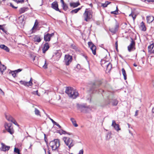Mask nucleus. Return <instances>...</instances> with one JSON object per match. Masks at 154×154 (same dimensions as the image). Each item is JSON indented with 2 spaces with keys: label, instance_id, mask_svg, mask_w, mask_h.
<instances>
[{
  "label": "nucleus",
  "instance_id": "obj_1",
  "mask_svg": "<svg viewBox=\"0 0 154 154\" xmlns=\"http://www.w3.org/2000/svg\"><path fill=\"white\" fill-rule=\"evenodd\" d=\"M65 92L70 97L73 99H75L79 95L78 92L71 87H66Z\"/></svg>",
  "mask_w": 154,
  "mask_h": 154
},
{
  "label": "nucleus",
  "instance_id": "obj_2",
  "mask_svg": "<svg viewBox=\"0 0 154 154\" xmlns=\"http://www.w3.org/2000/svg\"><path fill=\"white\" fill-rule=\"evenodd\" d=\"M49 145L51 147L53 151H58L60 146V141L58 139H55L51 141Z\"/></svg>",
  "mask_w": 154,
  "mask_h": 154
},
{
  "label": "nucleus",
  "instance_id": "obj_3",
  "mask_svg": "<svg viewBox=\"0 0 154 154\" xmlns=\"http://www.w3.org/2000/svg\"><path fill=\"white\" fill-rule=\"evenodd\" d=\"M65 144L67 146L69 149L71 148L75 144L74 141L72 139L67 137H64L63 138Z\"/></svg>",
  "mask_w": 154,
  "mask_h": 154
},
{
  "label": "nucleus",
  "instance_id": "obj_4",
  "mask_svg": "<svg viewBox=\"0 0 154 154\" xmlns=\"http://www.w3.org/2000/svg\"><path fill=\"white\" fill-rule=\"evenodd\" d=\"M83 16L85 20L88 21L92 17L91 12L90 11H88V9H86L85 13L83 14Z\"/></svg>",
  "mask_w": 154,
  "mask_h": 154
},
{
  "label": "nucleus",
  "instance_id": "obj_5",
  "mask_svg": "<svg viewBox=\"0 0 154 154\" xmlns=\"http://www.w3.org/2000/svg\"><path fill=\"white\" fill-rule=\"evenodd\" d=\"M72 56L69 54H66L65 56L63 62L66 65L68 66L72 62Z\"/></svg>",
  "mask_w": 154,
  "mask_h": 154
},
{
  "label": "nucleus",
  "instance_id": "obj_6",
  "mask_svg": "<svg viewBox=\"0 0 154 154\" xmlns=\"http://www.w3.org/2000/svg\"><path fill=\"white\" fill-rule=\"evenodd\" d=\"M11 126L12 124L11 123H5V127L6 130L11 134H12L14 132V131Z\"/></svg>",
  "mask_w": 154,
  "mask_h": 154
},
{
  "label": "nucleus",
  "instance_id": "obj_7",
  "mask_svg": "<svg viewBox=\"0 0 154 154\" xmlns=\"http://www.w3.org/2000/svg\"><path fill=\"white\" fill-rule=\"evenodd\" d=\"M131 41L130 44L128 47V50L129 52L135 49V42L133 39L131 38Z\"/></svg>",
  "mask_w": 154,
  "mask_h": 154
},
{
  "label": "nucleus",
  "instance_id": "obj_8",
  "mask_svg": "<svg viewBox=\"0 0 154 154\" xmlns=\"http://www.w3.org/2000/svg\"><path fill=\"white\" fill-rule=\"evenodd\" d=\"M88 45L89 47L90 48L91 50L92 51V52L94 55L96 54V47L94 44L91 42H89Z\"/></svg>",
  "mask_w": 154,
  "mask_h": 154
},
{
  "label": "nucleus",
  "instance_id": "obj_9",
  "mask_svg": "<svg viewBox=\"0 0 154 154\" xmlns=\"http://www.w3.org/2000/svg\"><path fill=\"white\" fill-rule=\"evenodd\" d=\"M101 65L103 67L106 66V68L108 69H110L112 67V64L110 63L106 62L104 60H102L101 61Z\"/></svg>",
  "mask_w": 154,
  "mask_h": 154
},
{
  "label": "nucleus",
  "instance_id": "obj_10",
  "mask_svg": "<svg viewBox=\"0 0 154 154\" xmlns=\"http://www.w3.org/2000/svg\"><path fill=\"white\" fill-rule=\"evenodd\" d=\"M32 78H31L29 82H26L21 80L20 81V82L21 85H23L25 86H29L32 85Z\"/></svg>",
  "mask_w": 154,
  "mask_h": 154
},
{
  "label": "nucleus",
  "instance_id": "obj_11",
  "mask_svg": "<svg viewBox=\"0 0 154 154\" xmlns=\"http://www.w3.org/2000/svg\"><path fill=\"white\" fill-rule=\"evenodd\" d=\"M1 147L0 148V150L2 151L5 152L8 151L10 148V146H7L2 143H1Z\"/></svg>",
  "mask_w": 154,
  "mask_h": 154
},
{
  "label": "nucleus",
  "instance_id": "obj_12",
  "mask_svg": "<svg viewBox=\"0 0 154 154\" xmlns=\"http://www.w3.org/2000/svg\"><path fill=\"white\" fill-rule=\"evenodd\" d=\"M98 85H97V83L96 82L93 83L92 85V87L90 89V92L94 93L97 91V88L98 87Z\"/></svg>",
  "mask_w": 154,
  "mask_h": 154
},
{
  "label": "nucleus",
  "instance_id": "obj_13",
  "mask_svg": "<svg viewBox=\"0 0 154 154\" xmlns=\"http://www.w3.org/2000/svg\"><path fill=\"white\" fill-rule=\"evenodd\" d=\"M54 35V33H52L51 34L49 33H47L46 34H45L44 36V40L46 42H49L50 40L51 37Z\"/></svg>",
  "mask_w": 154,
  "mask_h": 154
},
{
  "label": "nucleus",
  "instance_id": "obj_14",
  "mask_svg": "<svg viewBox=\"0 0 154 154\" xmlns=\"http://www.w3.org/2000/svg\"><path fill=\"white\" fill-rule=\"evenodd\" d=\"M119 27V24L118 23L116 22L114 27L110 28L109 29V30L111 32L115 33L118 30Z\"/></svg>",
  "mask_w": 154,
  "mask_h": 154
},
{
  "label": "nucleus",
  "instance_id": "obj_15",
  "mask_svg": "<svg viewBox=\"0 0 154 154\" xmlns=\"http://www.w3.org/2000/svg\"><path fill=\"white\" fill-rule=\"evenodd\" d=\"M52 8L55 10L56 11H59L60 12H61V11L58 8V5L57 3L56 2H53L51 4Z\"/></svg>",
  "mask_w": 154,
  "mask_h": 154
},
{
  "label": "nucleus",
  "instance_id": "obj_16",
  "mask_svg": "<svg viewBox=\"0 0 154 154\" xmlns=\"http://www.w3.org/2000/svg\"><path fill=\"white\" fill-rule=\"evenodd\" d=\"M112 126L117 131H119L121 130L119 124H116L115 120L112 121Z\"/></svg>",
  "mask_w": 154,
  "mask_h": 154
},
{
  "label": "nucleus",
  "instance_id": "obj_17",
  "mask_svg": "<svg viewBox=\"0 0 154 154\" xmlns=\"http://www.w3.org/2000/svg\"><path fill=\"white\" fill-rule=\"evenodd\" d=\"M49 48V46L48 42H46L44 45V46L42 49L43 52L45 53Z\"/></svg>",
  "mask_w": 154,
  "mask_h": 154
},
{
  "label": "nucleus",
  "instance_id": "obj_18",
  "mask_svg": "<svg viewBox=\"0 0 154 154\" xmlns=\"http://www.w3.org/2000/svg\"><path fill=\"white\" fill-rule=\"evenodd\" d=\"M148 51L151 53L154 54V45H151L148 47Z\"/></svg>",
  "mask_w": 154,
  "mask_h": 154
},
{
  "label": "nucleus",
  "instance_id": "obj_19",
  "mask_svg": "<svg viewBox=\"0 0 154 154\" xmlns=\"http://www.w3.org/2000/svg\"><path fill=\"white\" fill-rule=\"evenodd\" d=\"M80 5V4L79 2H71L69 4L70 6L71 7H73V8L77 7Z\"/></svg>",
  "mask_w": 154,
  "mask_h": 154
},
{
  "label": "nucleus",
  "instance_id": "obj_20",
  "mask_svg": "<svg viewBox=\"0 0 154 154\" xmlns=\"http://www.w3.org/2000/svg\"><path fill=\"white\" fill-rule=\"evenodd\" d=\"M33 40L35 42H39L41 41V39L40 36L38 35H35L33 37Z\"/></svg>",
  "mask_w": 154,
  "mask_h": 154
},
{
  "label": "nucleus",
  "instance_id": "obj_21",
  "mask_svg": "<svg viewBox=\"0 0 154 154\" xmlns=\"http://www.w3.org/2000/svg\"><path fill=\"white\" fill-rule=\"evenodd\" d=\"M147 22L148 23H151L154 20V18L152 16H148L146 17Z\"/></svg>",
  "mask_w": 154,
  "mask_h": 154
},
{
  "label": "nucleus",
  "instance_id": "obj_22",
  "mask_svg": "<svg viewBox=\"0 0 154 154\" xmlns=\"http://www.w3.org/2000/svg\"><path fill=\"white\" fill-rule=\"evenodd\" d=\"M0 48L1 49L4 50L7 52H9V49L8 48L4 45H0Z\"/></svg>",
  "mask_w": 154,
  "mask_h": 154
},
{
  "label": "nucleus",
  "instance_id": "obj_23",
  "mask_svg": "<svg viewBox=\"0 0 154 154\" xmlns=\"http://www.w3.org/2000/svg\"><path fill=\"white\" fill-rule=\"evenodd\" d=\"M28 8L27 7H23L20 8L19 10V12L20 14H22L28 10Z\"/></svg>",
  "mask_w": 154,
  "mask_h": 154
},
{
  "label": "nucleus",
  "instance_id": "obj_24",
  "mask_svg": "<svg viewBox=\"0 0 154 154\" xmlns=\"http://www.w3.org/2000/svg\"><path fill=\"white\" fill-rule=\"evenodd\" d=\"M6 67L4 65H0V70L2 74H3V72L6 69Z\"/></svg>",
  "mask_w": 154,
  "mask_h": 154
},
{
  "label": "nucleus",
  "instance_id": "obj_25",
  "mask_svg": "<svg viewBox=\"0 0 154 154\" xmlns=\"http://www.w3.org/2000/svg\"><path fill=\"white\" fill-rule=\"evenodd\" d=\"M140 28L143 31H145L146 30V28L143 22H142L140 23Z\"/></svg>",
  "mask_w": 154,
  "mask_h": 154
},
{
  "label": "nucleus",
  "instance_id": "obj_26",
  "mask_svg": "<svg viewBox=\"0 0 154 154\" xmlns=\"http://www.w3.org/2000/svg\"><path fill=\"white\" fill-rule=\"evenodd\" d=\"M70 120L71 121L73 125L75 127H77L78 126V125L76 123V121L73 118H71L70 119Z\"/></svg>",
  "mask_w": 154,
  "mask_h": 154
},
{
  "label": "nucleus",
  "instance_id": "obj_27",
  "mask_svg": "<svg viewBox=\"0 0 154 154\" xmlns=\"http://www.w3.org/2000/svg\"><path fill=\"white\" fill-rule=\"evenodd\" d=\"M122 74L124 76V78L125 80L127 79V75L126 72L124 68H122Z\"/></svg>",
  "mask_w": 154,
  "mask_h": 154
},
{
  "label": "nucleus",
  "instance_id": "obj_28",
  "mask_svg": "<svg viewBox=\"0 0 154 154\" xmlns=\"http://www.w3.org/2000/svg\"><path fill=\"white\" fill-rule=\"evenodd\" d=\"M81 9V8H78L72 10L70 12V13L73 14L74 13H76L78 12Z\"/></svg>",
  "mask_w": 154,
  "mask_h": 154
},
{
  "label": "nucleus",
  "instance_id": "obj_29",
  "mask_svg": "<svg viewBox=\"0 0 154 154\" xmlns=\"http://www.w3.org/2000/svg\"><path fill=\"white\" fill-rule=\"evenodd\" d=\"M111 2H110L108 1H106L104 3H101V6L103 7H106L107 5L109 4Z\"/></svg>",
  "mask_w": 154,
  "mask_h": 154
},
{
  "label": "nucleus",
  "instance_id": "obj_30",
  "mask_svg": "<svg viewBox=\"0 0 154 154\" xmlns=\"http://www.w3.org/2000/svg\"><path fill=\"white\" fill-rule=\"evenodd\" d=\"M5 117L9 121L11 122L14 119V118L10 115H9L8 116H6Z\"/></svg>",
  "mask_w": 154,
  "mask_h": 154
},
{
  "label": "nucleus",
  "instance_id": "obj_31",
  "mask_svg": "<svg viewBox=\"0 0 154 154\" xmlns=\"http://www.w3.org/2000/svg\"><path fill=\"white\" fill-rule=\"evenodd\" d=\"M111 13L115 14H118V9L117 6L116 7V9L115 11H111Z\"/></svg>",
  "mask_w": 154,
  "mask_h": 154
},
{
  "label": "nucleus",
  "instance_id": "obj_32",
  "mask_svg": "<svg viewBox=\"0 0 154 154\" xmlns=\"http://www.w3.org/2000/svg\"><path fill=\"white\" fill-rule=\"evenodd\" d=\"M59 133H60V134H68L69 135L71 134H70L69 133H67L66 131H63V130H61V131H59Z\"/></svg>",
  "mask_w": 154,
  "mask_h": 154
},
{
  "label": "nucleus",
  "instance_id": "obj_33",
  "mask_svg": "<svg viewBox=\"0 0 154 154\" xmlns=\"http://www.w3.org/2000/svg\"><path fill=\"white\" fill-rule=\"evenodd\" d=\"M9 73L11 74L14 77H15L16 76V73L15 71H10L9 72Z\"/></svg>",
  "mask_w": 154,
  "mask_h": 154
},
{
  "label": "nucleus",
  "instance_id": "obj_34",
  "mask_svg": "<svg viewBox=\"0 0 154 154\" xmlns=\"http://www.w3.org/2000/svg\"><path fill=\"white\" fill-rule=\"evenodd\" d=\"M35 115H37V116H40V111L37 108H35Z\"/></svg>",
  "mask_w": 154,
  "mask_h": 154
},
{
  "label": "nucleus",
  "instance_id": "obj_35",
  "mask_svg": "<svg viewBox=\"0 0 154 154\" xmlns=\"http://www.w3.org/2000/svg\"><path fill=\"white\" fill-rule=\"evenodd\" d=\"M62 7L63 9L65 11H66L68 9V6L65 3L62 4Z\"/></svg>",
  "mask_w": 154,
  "mask_h": 154
},
{
  "label": "nucleus",
  "instance_id": "obj_36",
  "mask_svg": "<svg viewBox=\"0 0 154 154\" xmlns=\"http://www.w3.org/2000/svg\"><path fill=\"white\" fill-rule=\"evenodd\" d=\"M129 16H131L133 18V20H134L136 18V15L134 14V13L132 12L129 15Z\"/></svg>",
  "mask_w": 154,
  "mask_h": 154
},
{
  "label": "nucleus",
  "instance_id": "obj_37",
  "mask_svg": "<svg viewBox=\"0 0 154 154\" xmlns=\"http://www.w3.org/2000/svg\"><path fill=\"white\" fill-rule=\"evenodd\" d=\"M14 152L17 154H20V150L17 148L15 147L14 150Z\"/></svg>",
  "mask_w": 154,
  "mask_h": 154
},
{
  "label": "nucleus",
  "instance_id": "obj_38",
  "mask_svg": "<svg viewBox=\"0 0 154 154\" xmlns=\"http://www.w3.org/2000/svg\"><path fill=\"white\" fill-rule=\"evenodd\" d=\"M38 24V23L36 22H35L34 26H33V27L32 28L31 30H32V32H33V30L37 27Z\"/></svg>",
  "mask_w": 154,
  "mask_h": 154
},
{
  "label": "nucleus",
  "instance_id": "obj_39",
  "mask_svg": "<svg viewBox=\"0 0 154 154\" xmlns=\"http://www.w3.org/2000/svg\"><path fill=\"white\" fill-rule=\"evenodd\" d=\"M11 122H12L15 125H16L17 126H19L17 123V122H16V120L14 119H13V120H12V121Z\"/></svg>",
  "mask_w": 154,
  "mask_h": 154
},
{
  "label": "nucleus",
  "instance_id": "obj_40",
  "mask_svg": "<svg viewBox=\"0 0 154 154\" xmlns=\"http://www.w3.org/2000/svg\"><path fill=\"white\" fill-rule=\"evenodd\" d=\"M46 60H45L44 61V65L43 66V67L44 69H46L47 68V65L46 64Z\"/></svg>",
  "mask_w": 154,
  "mask_h": 154
},
{
  "label": "nucleus",
  "instance_id": "obj_41",
  "mask_svg": "<svg viewBox=\"0 0 154 154\" xmlns=\"http://www.w3.org/2000/svg\"><path fill=\"white\" fill-rule=\"evenodd\" d=\"M143 1L147 2H153L154 0H142Z\"/></svg>",
  "mask_w": 154,
  "mask_h": 154
},
{
  "label": "nucleus",
  "instance_id": "obj_42",
  "mask_svg": "<svg viewBox=\"0 0 154 154\" xmlns=\"http://www.w3.org/2000/svg\"><path fill=\"white\" fill-rule=\"evenodd\" d=\"M118 103V101L117 100H115L113 103V105L115 106H116Z\"/></svg>",
  "mask_w": 154,
  "mask_h": 154
},
{
  "label": "nucleus",
  "instance_id": "obj_43",
  "mask_svg": "<svg viewBox=\"0 0 154 154\" xmlns=\"http://www.w3.org/2000/svg\"><path fill=\"white\" fill-rule=\"evenodd\" d=\"M115 47L116 48V50H118V41H117L115 43Z\"/></svg>",
  "mask_w": 154,
  "mask_h": 154
},
{
  "label": "nucleus",
  "instance_id": "obj_44",
  "mask_svg": "<svg viewBox=\"0 0 154 154\" xmlns=\"http://www.w3.org/2000/svg\"><path fill=\"white\" fill-rule=\"evenodd\" d=\"M80 108H87V107L86 106H85L84 105H81L80 106Z\"/></svg>",
  "mask_w": 154,
  "mask_h": 154
},
{
  "label": "nucleus",
  "instance_id": "obj_45",
  "mask_svg": "<svg viewBox=\"0 0 154 154\" xmlns=\"http://www.w3.org/2000/svg\"><path fill=\"white\" fill-rule=\"evenodd\" d=\"M22 70V69H17V70H15V72L16 73H17V72H19L21 71Z\"/></svg>",
  "mask_w": 154,
  "mask_h": 154
},
{
  "label": "nucleus",
  "instance_id": "obj_46",
  "mask_svg": "<svg viewBox=\"0 0 154 154\" xmlns=\"http://www.w3.org/2000/svg\"><path fill=\"white\" fill-rule=\"evenodd\" d=\"M50 119L51 120V122H52L55 125L56 123H57L56 122H55L53 119H51V118H50Z\"/></svg>",
  "mask_w": 154,
  "mask_h": 154
},
{
  "label": "nucleus",
  "instance_id": "obj_47",
  "mask_svg": "<svg viewBox=\"0 0 154 154\" xmlns=\"http://www.w3.org/2000/svg\"><path fill=\"white\" fill-rule=\"evenodd\" d=\"M83 154V150L81 149L80 150L79 152V154Z\"/></svg>",
  "mask_w": 154,
  "mask_h": 154
},
{
  "label": "nucleus",
  "instance_id": "obj_48",
  "mask_svg": "<svg viewBox=\"0 0 154 154\" xmlns=\"http://www.w3.org/2000/svg\"><path fill=\"white\" fill-rule=\"evenodd\" d=\"M138 110H136V112H135V116H137L138 115Z\"/></svg>",
  "mask_w": 154,
  "mask_h": 154
},
{
  "label": "nucleus",
  "instance_id": "obj_49",
  "mask_svg": "<svg viewBox=\"0 0 154 154\" xmlns=\"http://www.w3.org/2000/svg\"><path fill=\"white\" fill-rule=\"evenodd\" d=\"M56 126H57V127H58L59 128H61V127L60 125L57 124V123H56V124L55 125Z\"/></svg>",
  "mask_w": 154,
  "mask_h": 154
},
{
  "label": "nucleus",
  "instance_id": "obj_50",
  "mask_svg": "<svg viewBox=\"0 0 154 154\" xmlns=\"http://www.w3.org/2000/svg\"><path fill=\"white\" fill-rule=\"evenodd\" d=\"M1 30H2L3 32L5 33H6V31L3 28Z\"/></svg>",
  "mask_w": 154,
  "mask_h": 154
},
{
  "label": "nucleus",
  "instance_id": "obj_51",
  "mask_svg": "<svg viewBox=\"0 0 154 154\" xmlns=\"http://www.w3.org/2000/svg\"><path fill=\"white\" fill-rule=\"evenodd\" d=\"M10 5H11V6L13 8H17V7H15L11 3L10 4Z\"/></svg>",
  "mask_w": 154,
  "mask_h": 154
},
{
  "label": "nucleus",
  "instance_id": "obj_52",
  "mask_svg": "<svg viewBox=\"0 0 154 154\" xmlns=\"http://www.w3.org/2000/svg\"><path fill=\"white\" fill-rule=\"evenodd\" d=\"M104 91L103 90H99V92L101 93H102V92H103Z\"/></svg>",
  "mask_w": 154,
  "mask_h": 154
},
{
  "label": "nucleus",
  "instance_id": "obj_53",
  "mask_svg": "<svg viewBox=\"0 0 154 154\" xmlns=\"http://www.w3.org/2000/svg\"><path fill=\"white\" fill-rule=\"evenodd\" d=\"M60 2L61 3L62 5L65 3L63 0H60Z\"/></svg>",
  "mask_w": 154,
  "mask_h": 154
},
{
  "label": "nucleus",
  "instance_id": "obj_54",
  "mask_svg": "<svg viewBox=\"0 0 154 154\" xmlns=\"http://www.w3.org/2000/svg\"><path fill=\"white\" fill-rule=\"evenodd\" d=\"M111 135V134L109 133L107 134V137H108V136L110 137Z\"/></svg>",
  "mask_w": 154,
  "mask_h": 154
},
{
  "label": "nucleus",
  "instance_id": "obj_55",
  "mask_svg": "<svg viewBox=\"0 0 154 154\" xmlns=\"http://www.w3.org/2000/svg\"><path fill=\"white\" fill-rule=\"evenodd\" d=\"M33 94H36L37 95H38V91H36L34 93H33Z\"/></svg>",
  "mask_w": 154,
  "mask_h": 154
},
{
  "label": "nucleus",
  "instance_id": "obj_56",
  "mask_svg": "<svg viewBox=\"0 0 154 154\" xmlns=\"http://www.w3.org/2000/svg\"><path fill=\"white\" fill-rule=\"evenodd\" d=\"M133 66H135V67H136L137 66V64L135 63H134V64H133Z\"/></svg>",
  "mask_w": 154,
  "mask_h": 154
},
{
  "label": "nucleus",
  "instance_id": "obj_57",
  "mask_svg": "<svg viewBox=\"0 0 154 154\" xmlns=\"http://www.w3.org/2000/svg\"><path fill=\"white\" fill-rule=\"evenodd\" d=\"M2 26L1 25H0V29H2Z\"/></svg>",
  "mask_w": 154,
  "mask_h": 154
},
{
  "label": "nucleus",
  "instance_id": "obj_58",
  "mask_svg": "<svg viewBox=\"0 0 154 154\" xmlns=\"http://www.w3.org/2000/svg\"><path fill=\"white\" fill-rule=\"evenodd\" d=\"M32 144H30V146L29 147V149H31V146H32Z\"/></svg>",
  "mask_w": 154,
  "mask_h": 154
},
{
  "label": "nucleus",
  "instance_id": "obj_59",
  "mask_svg": "<svg viewBox=\"0 0 154 154\" xmlns=\"http://www.w3.org/2000/svg\"><path fill=\"white\" fill-rule=\"evenodd\" d=\"M48 154H51L50 152L49 151H48Z\"/></svg>",
  "mask_w": 154,
  "mask_h": 154
},
{
  "label": "nucleus",
  "instance_id": "obj_60",
  "mask_svg": "<svg viewBox=\"0 0 154 154\" xmlns=\"http://www.w3.org/2000/svg\"><path fill=\"white\" fill-rule=\"evenodd\" d=\"M128 127H129V126H130V125L129 124H128Z\"/></svg>",
  "mask_w": 154,
  "mask_h": 154
},
{
  "label": "nucleus",
  "instance_id": "obj_61",
  "mask_svg": "<svg viewBox=\"0 0 154 154\" xmlns=\"http://www.w3.org/2000/svg\"><path fill=\"white\" fill-rule=\"evenodd\" d=\"M0 90L3 93H4L2 91V90H1L0 89Z\"/></svg>",
  "mask_w": 154,
  "mask_h": 154
},
{
  "label": "nucleus",
  "instance_id": "obj_62",
  "mask_svg": "<svg viewBox=\"0 0 154 154\" xmlns=\"http://www.w3.org/2000/svg\"><path fill=\"white\" fill-rule=\"evenodd\" d=\"M85 57L86 59H87V57L86 56H85Z\"/></svg>",
  "mask_w": 154,
  "mask_h": 154
},
{
  "label": "nucleus",
  "instance_id": "obj_63",
  "mask_svg": "<svg viewBox=\"0 0 154 154\" xmlns=\"http://www.w3.org/2000/svg\"><path fill=\"white\" fill-rule=\"evenodd\" d=\"M44 149V150H45V152L46 153V150L45 149Z\"/></svg>",
  "mask_w": 154,
  "mask_h": 154
},
{
  "label": "nucleus",
  "instance_id": "obj_64",
  "mask_svg": "<svg viewBox=\"0 0 154 154\" xmlns=\"http://www.w3.org/2000/svg\"><path fill=\"white\" fill-rule=\"evenodd\" d=\"M90 6H92V4H91L90 5Z\"/></svg>",
  "mask_w": 154,
  "mask_h": 154
}]
</instances>
